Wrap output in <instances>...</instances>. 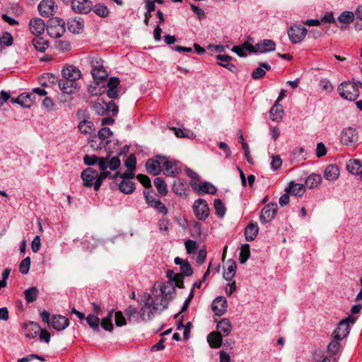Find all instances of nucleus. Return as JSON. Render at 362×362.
Segmentation results:
<instances>
[{
  "label": "nucleus",
  "mask_w": 362,
  "mask_h": 362,
  "mask_svg": "<svg viewBox=\"0 0 362 362\" xmlns=\"http://www.w3.org/2000/svg\"><path fill=\"white\" fill-rule=\"evenodd\" d=\"M259 231V227L257 223H249L245 230V239L247 241H252L257 237Z\"/></svg>",
  "instance_id": "obj_27"
},
{
  "label": "nucleus",
  "mask_w": 362,
  "mask_h": 362,
  "mask_svg": "<svg viewBox=\"0 0 362 362\" xmlns=\"http://www.w3.org/2000/svg\"><path fill=\"white\" fill-rule=\"evenodd\" d=\"M63 78L77 81L81 77V71L73 65H67L62 71Z\"/></svg>",
  "instance_id": "obj_16"
},
{
  "label": "nucleus",
  "mask_w": 362,
  "mask_h": 362,
  "mask_svg": "<svg viewBox=\"0 0 362 362\" xmlns=\"http://www.w3.org/2000/svg\"><path fill=\"white\" fill-rule=\"evenodd\" d=\"M93 11L100 17L105 18L109 15V9L102 4H97L93 7Z\"/></svg>",
  "instance_id": "obj_51"
},
{
  "label": "nucleus",
  "mask_w": 362,
  "mask_h": 362,
  "mask_svg": "<svg viewBox=\"0 0 362 362\" xmlns=\"http://www.w3.org/2000/svg\"><path fill=\"white\" fill-rule=\"evenodd\" d=\"M216 59L220 61L218 63V65L233 73L237 71L236 66L230 62L233 59L232 57L227 54H219L216 56Z\"/></svg>",
  "instance_id": "obj_23"
},
{
  "label": "nucleus",
  "mask_w": 362,
  "mask_h": 362,
  "mask_svg": "<svg viewBox=\"0 0 362 362\" xmlns=\"http://www.w3.org/2000/svg\"><path fill=\"white\" fill-rule=\"evenodd\" d=\"M35 358L38 359L41 361H45V359L42 356H39L37 354H32L28 355L25 357H23L21 358H19L18 360V362H30L32 360L35 359Z\"/></svg>",
  "instance_id": "obj_62"
},
{
  "label": "nucleus",
  "mask_w": 362,
  "mask_h": 362,
  "mask_svg": "<svg viewBox=\"0 0 362 362\" xmlns=\"http://www.w3.org/2000/svg\"><path fill=\"white\" fill-rule=\"evenodd\" d=\"M269 114L271 119L275 122H279L283 118L284 112L282 106L279 103H275L274 105L270 110Z\"/></svg>",
  "instance_id": "obj_30"
},
{
  "label": "nucleus",
  "mask_w": 362,
  "mask_h": 362,
  "mask_svg": "<svg viewBox=\"0 0 362 362\" xmlns=\"http://www.w3.org/2000/svg\"><path fill=\"white\" fill-rule=\"evenodd\" d=\"M39 290L37 287L33 286L24 291L25 300L28 303L34 302L38 296Z\"/></svg>",
  "instance_id": "obj_41"
},
{
  "label": "nucleus",
  "mask_w": 362,
  "mask_h": 362,
  "mask_svg": "<svg viewBox=\"0 0 362 362\" xmlns=\"http://www.w3.org/2000/svg\"><path fill=\"white\" fill-rule=\"evenodd\" d=\"M339 170L336 165L330 164L327 166L324 172V177L326 180L334 181L339 177Z\"/></svg>",
  "instance_id": "obj_25"
},
{
  "label": "nucleus",
  "mask_w": 362,
  "mask_h": 362,
  "mask_svg": "<svg viewBox=\"0 0 362 362\" xmlns=\"http://www.w3.org/2000/svg\"><path fill=\"white\" fill-rule=\"evenodd\" d=\"M30 267V259L29 257L23 259L19 266L20 272L23 274H26L28 273Z\"/></svg>",
  "instance_id": "obj_55"
},
{
  "label": "nucleus",
  "mask_w": 362,
  "mask_h": 362,
  "mask_svg": "<svg viewBox=\"0 0 362 362\" xmlns=\"http://www.w3.org/2000/svg\"><path fill=\"white\" fill-rule=\"evenodd\" d=\"M33 45L35 49L39 52H43L48 47V42L42 37H36L33 40Z\"/></svg>",
  "instance_id": "obj_45"
},
{
  "label": "nucleus",
  "mask_w": 362,
  "mask_h": 362,
  "mask_svg": "<svg viewBox=\"0 0 362 362\" xmlns=\"http://www.w3.org/2000/svg\"><path fill=\"white\" fill-rule=\"evenodd\" d=\"M228 263V267L223 273V278L226 281H230L235 274L237 265L235 262L233 260H229Z\"/></svg>",
  "instance_id": "obj_36"
},
{
  "label": "nucleus",
  "mask_w": 362,
  "mask_h": 362,
  "mask_svg": "<svg viewBox=\"0 0 362 362\" xmlns=\"http://www.w3.org/2000/svg\"><path fill=\"white\" fill-rule=\"evenodd\" d=\"M222 338L219 334L212 332L208 335L207 341L211 348L217 349L222 344Z\"/></svg>",
  "instance_id": "obj_34"
},
{
  "label": "nucleus",
  "mask_w": 362,
  "mask_h": 362,
  "mask_svg": "<svg viewBox=\"0 0 362 362\" xmlns=\"http://www.w3.org/2000/svg\"><path fill=\"white\" fill-rule=\"evenodd\" d=\"M68 29L73 33H79L83 28V22L81 18H70L67 22Z\"/></svg>",
  "instance_id": "obj_24"
},
{
  "label": "nucleus",
  "mask_w": 362,
  "mask_h": 362,
  "mask_svg": "<svg viewBox=\"0 0 362 362\" xmlns=\"http://www.w3.org/2000/svg\"><path fill=\"white\" fill-rule=\"evenodd\" d=\"M96 136L107 146L113 137V132L108 127H103Z\"/></svg>",
  "instance_id": "obj_28"
},
{
  "label": "nucleus",
  "mask_w": 362,
  "mask_h": 362,
  "mask_svg": "<svg viewBox=\"0 0 362 362\" xmlns=\"http://www.w3.org/2000/svg\"><path fill=\"white\" fill-rule=\"evenodd\" d=\"M266 70H270L271 66L267 63L262 62L259 64V67H257L256 69H255L252 74V76L254 79H259L260 78H262L265 75V71Z\"/></svg>",
  "instance_id": "obj_37"
},
{
  "label": "nucleus",
  "mask_w": 362,
  "mask_h": 362,
  "mask_svg": "<svg viewBox=\"0 0 362 362\" xmlns=\"http://www.w3.org/2000/svg\"><path fill=\"white\" fill-rule=\"evenodd\" d=\"M227 306L226 299L223 296H218L214 300L211 309L216 315L221 316L226 312Z\"/></svg>",
  "instance_id": "obj_14"
},
{
  "label": "nucleus",
  "mask_w": 362,
  "mask_h": 362,
  "mask_svg": "<svg viewBox=\"0 0 362 362\" xmlns=\"http://www.w3.org/2000/svg\"><path fill=\"white\" fill-rule=\"evenodd\" d=\"M340 340L341 339H335L333 338V340L327 346L328 352L332 354H336L340 349Z\"/></svg>",
  "instance_id": "obj_57"
},
{
  "label": "nucleus",
  "mask_w": 362,
  "mask_h": 362,
  "mask_svg": "<svg viewBox=\"0 0 362 362\" xmlns=\"http://www.w3.org/2000/svg\"><path fill=\"white\" fill-rule=\"evenodd\" d=\"M214 209L218 216L222 218L225 216L226 209L220 199H216L214 200Z\"/></svg>",
  "instance_id": "obj_52"
},
{
  "label": "nucleus",
  "mask_w": 362,
  "mask_h": 362,
  "mask_svg": "<svg viewBox=\"0 0 362 362\" xmlns=\"http://www.w3.org/2000/svg\"><path fill=\"white\" fill-rule=\"evenodd\" d=\"M163 166L165 173L168 175H176L179 173V169L177 168L175 162L165 160L163 163Z\"/></svg>",
  "instance_id": "obj_40"
},
{
  "label": "nucleus",
  "mask_w": 362,
  "mask_h": 362,
  "mask_svg": "<svg viewBox=\"0 0 362 362\" xmlns=\"http://www.w3.org/2000/svg\"><path fill=\"white\" fill-rule=\"evenodd\" d=\"M307 32V29L305 27L293 25L288 30V35L293 44H297L305 37Z\"/></svg>",
  "instance_id": "obj_6"
},
{
  "label": "nucleus",
  "mask_w": 362,
  "mask_h": 362,
  "mask_svg": "<svg viewBox=\"0 0 362 362\" xmlns=\"http://www.w3.org/2000/svg\"><path fill=\"white\" fill-rule=\"evenodd\" d=\"M57 9V6L53 0H42L38 5L40 13L46 17L54 15Z\"/></svg>",
  "instance_id": "obj_9"
},
{
  "label": "nucleus",
  "mask_w": 362,
  "mask_h": 362,
  "mask_svg": "<svg viewBox=\"0 0 362 362\" xmlns=\"http://www.w3.org/2000/svg\"><path fill=\"white\" fill-rule=\"evenodd\" d=\"M79 131L84 134H90L95 129L94 124L91 121L83 119L78 126Z\"/></svg>",
  "instance_id": "obj_35"
},
{
  "label": "nucleus",
  "mask_w": 362,
  "mask_h": 362,
  "mask_svg": "<svg viewBox=\"0 0 362 362\" xmlns=\"http://www.w3.org/2000/svg\"><path fill=\"white\" fill-rule=\"evenodd\" d=\"M320 85L322 89L327 92H331L333 90L331 82L326 78L322 79L320 82Z\"/></svg>",
  "instance_id": "obj_64"
},
{
  "label": "nucleus",
  "mask_w": 362,
  "mask_h": 362,
  "mask_svg": "<svg viewBox=\"0 0 362 362\" xmlns=\"http://www.w3.org/2000/svg\"><path fill=\"white\" fill-rule=\"evenodd\" d=\"M286 190L292 195L301 197L305 192V186L303 184L291 182Z\"/></svg>",
  "instance_id": "obj_32"
},
{
  "label": "nucleus",
  "mask_w": 362,
  "mask_h": 362,
  "mask_svg": "<svg viewBox=\"0 0 362 362\" xmlns=\"http://www.w3.org/2000/svg\"><path fill=\"white\" fill-rule=\"evenodd\" d=\"M340 23L349 24L354 20V13L352 11H344L338 17Z\"/></svg>",
  "instance_id": "obj_48"
},
{
  "label": "nucleus",
  "mask_w": 362,
  "mask_h": 362,
  "mask_svg": "<svg viewBox=\"0 0 362 362\" xmlns=\"http://www.w3.org/2000/svg\"><path fill=\"white\" fill-rule=\"evenodd\" d=\"M65 22L60 18H52L48 21L47 32L48 35L54 38H58L65 33Z\"/></svg>",
  "instance_id": "obj_2"
},
{
  "label": "nucleus",
  "mask_w": 362,
  "mask_h": 362,
  "mask_svg": "<svg viewBox=\"0 0 362 362\" xmlns=\"http://www.w3.org/2000/svg\"><path fill=\"white\" fill-rule=\"evenodd\" d=\"M137 180L146 188L151 187V182L147 175L139 174L136 176Z\"/></svg>",
  "instance_id": "obj_63"
},
{
  "label": "nucleus",
  "mask_w": 362,
  "mask_h": 362,
  "mask_svg": "<svg viewBox=\"0 0 362 362\" xmlns=\"http://www.w3.org/2000/svg\"><path fill=\"white\" fill-rule=\"evenodd\" d=\"M101 158L104 157H98L96 156L86 155L83 158L84 163L87 165H93L97 163H100Z\"/></svg>",
  "instance_id": "obj_58"
},
{
  "label": "nucleus",
  "mask_w": 362,
  "mask_h": 362,
  "mask_svg": "<svg viewBox=\"0 0 362 362\" xmlns=\"http://www.w3.org/2000/svg\"><path fill=\"white\" fill-rule=\"evenodd\" d=\"M355 322L356 318L352 316H349L347 318L342 320L334 331L332 334L333 338L335 339H343L345 338L349 333V324H354Z\"/></svg>",
  "instance_id": "obj_4"
},
{
  "label": "nucleus",
  "mask_w": 362,
  "mask_h": 362,
  "mask_svg": "<svg viewBox=\"0 0 362 362\" xmlns=\"http://www.w3.org/2000/svg\"><path fill=\"white\" fill-rule=\"evenodd\" d=\"M175 264L180 265L181 274L186 276H189L193 274L192 268L187 259H182L178 257L175 258Z\"/></svg>",
  "instance_id": "obj_21"
},
{
  "label": "nucleus",
  "mask_w": 362,
  "mask_h": 362,
  "mask_svg": "<svg viewBox=\"0 0 362 362\" xmlns=\"http://www.w3.org/2000/svg\"><path fill=\"white\" fill-rule=\"evenodd\" d=\"M199 194L207 193L214 194L216 192V188L210 182H201L195 188Z\"/></svg>",
  "instance_id": "obj_31"
},
{
  "label": "nucleus",
  "mask_w": 362,
  "mask_h": 362,
  "mask_svg": "<svg viewBox=\"0 0 362 362\" xmlns=\"http://www.w3.org/2000/svg\"><path fill=\"white\" fill-rule=\"evenodd\" d=\"M71 8L76 13H88L91 10V2L89 0H72Z\"/></svg>",
  "instance_id": "obj_13"
},
{
  "label": "nucleus",
  "mask_w": 362,
  "mask_h": 362,
  "mask_svg": "<svg viewBox=\"0 0 362 362\" xmlns=\"http://www.w3.org/2000/svg\"><path fill=\"white\" fill-rule=\"evenodd\" d=\"M115 325L117 327H121L127 324V321L125 317L123 315V313L121 311H117L115 314Z\"/></svg>",
  "instance_id": "obj_61"
},
{
  "label": "nucleus",
  "mask_w": 362,
  "mask_h": 362,
  "mask_svg": "<svg viewBox=\"0 0 362 362\" xmlns=\"http://www.w3.org/2000/svg\"><path fill=\"white\" fill-rule=\"evenodd\" d=\"M178 274L173 270H168L166 276L168 281L160 284L159 291H156L153 298L148 293L143 294L145 303L141 307V315L145 320H151L156 315L160 314L168 308L169 302L174 298L176 291L172 281Z\"/></svg>",
  "instance_id": "obj_1"
},
{
  "label": "nucleus",
  "mask_w": 362,
  "mask_h": 362,
  "mask_svg": "<svg viewBox=\"0 0 362 362\" xmlns=\"http://www.w3.org/2000/svg\"><path fill=\"white\" fill-rule=\"evenodd\" d=\"M193 210L196 217L201 221L205 220L209 215V206L203 199H198L194 202Z\"/></svg>",
  "instance_id": "obj_5"
},
{
  "label": "nucleus",
  "mask_w": 362,
  "mask_h": 362,
  "mask_svg": "<svg viewBox=\"0 0 362 362\" xmlns=\"http://www.w3.org/2000/svg\"><path fill=\"white\" fill-rule=\"evenodd\" d=\"M250 256V245L248 244L243 245L240 247V262L244 264L247 262Z\"/></svg>",
  "instance_id": "obj_49"
},
{
  "label": "nucleus",
  "mask_w": 362,
  "mask_h": 362,
  "mask_svg": "<svg viewBox=\"0 0 362 362\" xmlns=\"http://www.w3.org/2000/svg\"><path fill=\"white\" fill-rule=\"evenodd\" d=\"M125 166L127 169L134 170L136 165V158L134 154L129 155L124 162Z\"/></svg>",
  "instance_id": "obj_59"
},
{
  "label": "nucleus",
  "mask_w": 362,
  "mask_h": 362,
  "mask_svg": "<svg viewBox=\"0 0 362 362\" xmlns=\"http://www.w3.org/2000/svg\"><path fill=\"white\" fill-rule=\"evenodd\" d=\"M114 310H111L107 316L102 320L101 327L106 331L112 332L113 329V325L112 322V315Z\"/></svg>",
  "instance_id": "obj_47"
},
{
  "label": "nucleus",
  "mask_w": 362,
  "mask_h": 362,
  "mask_svg": "<svg viewBox=\"0 0 362 362\" xmlns=\"http://www.w3.org/2000/svg\"><path fill=\"white\" fill-rule=\"evenodd\" d=\"M91 74L95 80H103L107 76L106 71L100 65L93 67Z\"/></svg>",
  "instance_id": "obj_43"
},
{
  "label": "nucleus",
  "mask_w": 362,
  "mask_h": 362,
  "mask_svg": "<svg viewBox=\"0 0 362 362\" xmlns=\"http://www.w3.org/2000/svg\"><path fill=\"white\" fill-rule=\"evenodd\" d=\"M338 92L340 96L350 101L355 100L359 95V90L349 81H344L338 86Z\"/></svg>",
  "instance_id": "obj_3"
},
{
  "label": "nucleus",
  "mask_w": 362,
  "mask_h": 362,
  "mask_svg": "<svg viewBox=\"0 0 362 362\" xmlns=\"http://www.w3.org/2000/svg\"><path fill=\"white\" fill-rule=\"evenodd\" d=\"M276 49V44L272 40L265 39L257 43V52L266 53L273 52Z\"/></svg>",
  "instance_id": "obj_20"
},
{
  "label": "nucleus",
  "mask_w": 362,
  "mask_h": 362,
  "mask_svg": "<svg viewBox=\"0 0 362 362\" xmlns=\"http://www.w3.org/2000/svg\"><path fill=\"white\" fill-rule=\"evenodd\" d=\"M88 325L96 331L99 329L100 319L97 316L89 315L86 317Z\"/></svg>",
  "instance_id": "obj_56"
},
{
  "label": "nucleus",
  "mask_w": 362,
  "mask_h": 362,
  "mask_svg": "<svg viewBox=\"0 0 362 362\" xmlns=\"http://www.w3.org/2000/svg\"><path fill=\"white\" fill-rule=\"evenodd\" d=\"M33 94L22 93L16 98H12L11 101L13 103H18L23 107H30L33 104Z\"/></svg>",
  "instance_id": "obj_19"
},
{
  "label": "nucleus",
  "mask_w": 362,
  "mask_h": 362,
  "mask_svg": "<svg viewBox=\"0 0 362 362\" xmlns=\"http://www.w3.org/2000/svg\"><path fill=\"white\" fill-rule=\"evenodd\" d=\"M270 165H271V168L274 170H276L279 168H280V167L282 165V160L280 158V156H279V155L272 156V162H271Z\"/></svg>",
  "instance_id": "obj_60"
},
{
  "label": "nucleus",
  "mask_w": 362,
  "mask_h": 362,
  "mask_svg": "<svg viewBox=\"0 0 362 362\" xmlns=\"http://www.w3.org/2000/svg\"><path fill=\"white\" fill-rule=\"evenodd\" d=\"M119 190L125 194H132L135 189L134 182L130 180H122L119 185Z\"/></svg>",
  "instance_id": "obj_39"
},
{
  "label": "nucleus",
  "mask_w": 362,
  "mask_h": 362,
  "mask_svg": "<svg viewBox=\"0 0 362 362\" xmlns=\"http://www.w3.org/2000/svg\"><path fill=\"white\" fill-rule=\"evenodd\" d=\"M277 211V205L276 204H269L262 210L260 221L263 223L270 222L275 216Z\"/></svg>",
  "instance_id": "obj_10"
},
{
  "label": "nucleus",
  "mask_w": 362,
  "mask_h": 362,
  "mask_svg": "<svg viewBox=\"0 0 362 362\" xmlns=\"http://www.w3.org/2000/svg\"><path fill=\"white\" fill-rule=\"evenodd\" d=\"M124 313L129 322H137L140 315L143 320L146 321L141 315V310L138 311L137 308L134 305H129L124 310ZM148 320L147 321H148Z\"/></svg>",
  "instance_id": "obj_26"
},
{
  "label": "nucleus",
  "mask_w": 362,
  "mask_h": 362,
  "mask_svg": "<svg viewBox=\"0 0 362 362\" xmlns=\"http://www.w3.org/2000/svg\"><path fill=\"white\" fill-rule=\"evenodd\" d=\"M107 159V167L112 170H115L120 166V160L118 156H113L110 159L108 157H106Z\"/></svg>",
  "instance_id": "obj_54"
},
{
  "label": "nucleus",
  "mask_w": 362,
  "mask_h": 362,
  "mask_svg": "<svg viewBox=\"0 0 362 362\" xmlns=\"http://www.w3.org/2000/svg\"><path fill=\"white\" fill-rule=\"evenodd\" d=\"M13 42V38L12 35L8 32L4 33L2 35L0 36V51L6 47L12 45Z\"/></svg>",
  "instance_id": "obj_44"
},
{
  "label": "nucleus",
  "mask_w": 362,
  "mask_h": 362,
  "mask_svg": "<svg viewBox=\"0 0 362 362\" xmlns=\"http://www.w3.org/2000/svg\"><path fill=\"white\" fill-rule=\"evenodd\" d=\"M346 168L354 175H360L362 171V164L359 160L351 159L347 163Z\"/></svg>",
  "instance_id": "obj_33"
},
{
  "label": "nucleus",
  "mask_w": 362,
  "mask_h": 362,
  "mask_svg": "<svg viewBox=\"0 0 362 362\" xmlns=\"http://www.w3.org/2000/svg\"><path fill=\"white\" fill-rule=\"evenodd\" d=\"M58 86L60 90L66 94H72L78 88V83L76 81L71 79H66L63 78L58 82Z\"/></svg>",
  "instance_id": "obj_12"
},
{
  "label": "nucleus",
  "mask_w": 362,
  "mask_h": 362,
  "mask_svg": "<svg viewBox=\"0 0 362 362\" xmlns=\"http://www.w3.org/2000/svg\"><path fill=\"white\" fill-rule=\"evenodd\" d=\"M29 29L32 34L38 37L45 32V22L39 18H33L30 21Z\"/></svg>",
  "instance_id": "obj_15"
},
{
  "label": "nucleus",
  "mask_w": 362,
  "mask_h": 362,
  "mask_svg": "<svg viewBox=\"0 0 362 362\" xmlns=\"http://www.w3.org/2000/svg\"><path fill=\"white\" fill-rule=\"evenodd\" d=\"M81 179L83 182V185L86 187H91L94 186L93 180L98 177V173L96 170L88 168L82 171L81 175Z\"/></svg>",
  "instance_id": "obj_11"
},
{
  "label": "nucleus",
  "mask_w": 362,
  "mask_h": 362,
  "mask_svg": "<svg viewBox=\"0 0 362 362\" xmlns=\"http://www.w3.org/2000/svg\"><path fill=\"white\" fill-rule=\"evenodd\" d=\"M216 329L218 330L216 333L219 334L222 337H226L231 332L232 325L229 320L224 318L217 323Z\"/></svg>",
  "instance_id": "obj_22"
},
{
  "label": "nucleus",
  "mask_w": 362,
  "mask_h": 362,
  "mask_svg": "<svg viewBox=\"0 0 362 362\" xmlns=\"http://www.w3.org/2000/svg\"><path fill=\"white\" fill-rule=\"evenodd\" d=\"M146 168L148 173L153 175H158L161 171L160 163L159 161L153 159H148L146 161Z\"/></svg>",
  "instance_id": "obj_29"
},
{
  "label": "nucleus",
  "mask_w": 362,
  "mask_h": 362,
  "mask_svg": "<svg viewBox=\"0 0 362 362\" xmlns=\"http://www.w3.org/2000/svg\"><path fill=\"white\" fill-rule=\"evenodd\" d=\"M40 331V327L37 323L29 322L24 325L23 332L25 337L29 339L36 337Z\"/></svg>",
  "instance_id": "obj_18"
},
{
  "label": "nucleus",
  "mask_w": 362,
  "mask_h": 362,
  "mask_svg": "<svg viewBox=\"0 0 362 362\" xmlns=\"http://www.w3.org/2000/svg\"><path fill=\"white\" fill-rule=\"evenodd\" d=\"M50 323L53 329L57 331H62L69 326V321L68 318L64 316L57 315L52 316Z\"/></svg>",
  "instance_id": "obj_17"
},
{
  "label": "nucleus",
  "mask_w": 362,
  "mask_h": 362,
  "mask_svg": "<svg viewBox=\"0 0 362 362\" xmlns=\"http://www.w3.org/2000/svg\"><path fill=\"white\" fill-rule=\"evenodd\" d=\"M99 168L101 170V173L98 174V177L94 182V189L95 191H98L103 180L110 177L111 178V173L108 171H107V169L109 168L107 167V158H101L100 161L99 163Z\"/></svg>",
  "instance_id": "obj_8"
},
{
  "label": "nucleus",
  "mask_w": 362,
  "mask_h": 362,
  "mask_svg": "<svg viewBox=\"0 0 362 362\" xmlns=\"http://www.w3.org/2000/svg\"><path fill=\"white\" fill-rule=\"evenodd\" d=\"M93 108L98 115H104L107 112V103L102 99H98L93 105Z\"/></svg>",
  "instance_id": "obj_46"
},
{
  "label": "nucleus",
  "mask_w": 362,
  "mask_h": 362,
  "mask_svg": "<svg viewBox=\"0 0 362 362\" xmlns=\"http://www.w3.org/2000/svg\"><path fill=\"white\" fill-rule=\"evenodd\" d=\"M173 192L179 195L182 196L185 194L186 192V185L185 183L181 182L180 180L175 182L173 187Z\"/></svg>",
  "instance_id": "obj_53"
},
{
  "label": "nucleus",
  "mask_w": 362,
  "mask_h": 362,
  "mask_svg": "<svg viewBox=\"0 0 362 362\" xmlns=\"http://www.w3.org/2000/svg\"><path fill=\"white\" fill-rule=\"evenodd\" d=\"M88 143L90 148L95 151L101 150L107 147L96 135L93 136Z\"/></svg>",
  "instance_id": "obj_50"
},
{
  "label": "nucleus",
  "mask_w": 362,
  "mask_h": 362,
  "mask_svg": "<svg viewBox=\"0 0 362 362\" xmlns=\"http://www.w3.org/2000/svg\"><path fill=\"white\" fill-rule=\"evenodd\" d=\"M322 177L320 175L312 174L308 177L305 183L310 189L317 187L321 182Z\"/></svg>",
  "instance_id": "obj_42"
},
{
  "label": "nucleus",
  "mask_w": 362,
  "mask_h": 362,
  "mask_svg": "<svg viewBox=\"0 0 362 362\" xmlns=\"http://www.w3.org/2000/svg\"><path fill=\"white\" fill-rule=\"evenodd\" d=\"M341 142L345 146H353L358 141L356 130L351 127H347L341 133Z\"/></svg>",
  "instance_id": "obj_7"
},
{
  "label": "nucleus",
  "mask_w": 362,
  "mask_h": 362,
  "mask_svg": "<svg viewBox=\"0 0 362 362\" xmlns=\"http://www.w3.org/2000/svg\"><path fill=\"white\" fill-rule=\"evenodd\" d=\"M153 183L158 193L161 196L167 195L168 190L167 185L163 178L159 177H156L153 181Z\"/></svg>",
  "instance_id": "obj_38"
}]
</instances>
